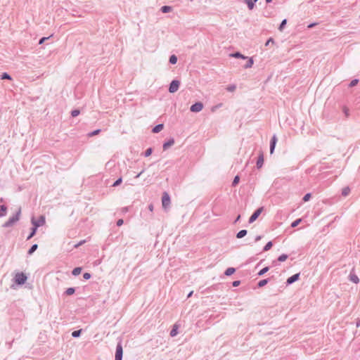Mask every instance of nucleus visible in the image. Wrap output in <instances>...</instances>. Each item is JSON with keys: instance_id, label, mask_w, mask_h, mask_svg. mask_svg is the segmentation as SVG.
Returning a JSON list of instances; mask_svg holds the SVG:
<instances>
[{"instance_id": "1", "label": "nucleus", "mask_w": 360, "mask_h": 360, "mask_svg": "<svg viewBox=\"0 0 360 360\" xmlns=\"http://www.w3.org/2000/svg\"><path fill=\"white\" fill-rule=\"evenodd\" d=\"M21 214V208L20 207L16 213L10 217L8 221H6L2 226L4 228H9L11 227L15 223H16L19 219Z\"/></svg>"}, {"instance_id": "2", "label": "nucleus", "mask_w": 360, "mask_h": 360, "mask_svg": "<svg viewBox=\"0 0 360 360\" xmlns=\"http://www.w3.org/2000/svg\"><path fill=\"white\" fill-rule=\"evenodd\" d=\"M27 279V277L23 272L17 273L14 277V281L18 285L25 284Z\"/></svg>"}, {"instance_id": "3", "label": "nucleus", "mask_w": 360, "mask_h": 360, "mask_svg": "<svg viewBox=\"0 0 360 360\" xmlns=\"http://www.w3.org/2000/svg\"><path fill=\"white\" fill-rule=\"evenodd\" d=\"M45 217L44 215H41L37 220H35L34 217H32L31 219L32 227L36 228V229L39 226H43L45 224Z\"/></svg>"}, {"instance_id": "4", "label": "nucleus", "mask_w": 360, "mask_h": 360, "mask_svg": "<svg viewBox=\"0 0 360 360\" xmlns=\"http://www.w3.org/2000/svg\"><path fill=\"white\" fill-rule=\"evenodd\" d=\"M180 86V82L177 79H173L169 84L168 91L169 93L173 94L178 91Z\"/></svg>"}, {"instance_id": "5", "label": "nucleus", "mask_w": 360, "mask_h": 360, "mask_svg": "<svg viewBox=\"0 0 360 360\" xmlns=\"http://www.w3.org/2000/svg\"><path fill=\"white\" fill-rule=\"evenodd\" d=\"M122 356H123V348L122 342L120 341L116 346V351H115V360H122Z\"/></svg>"}, {"instance_id": "6", "label": "nucleus", "mask_w": 360, "mask_h": 360, "mask_svg": "<svg viewBox=\"0 0 360 360\" xmlns=\"http://www.w3.org/2000/svg\"><path fill=\"white\" fill-rule=\"evenodd\" d=\"M263 210V207H259L257 208L252 214V215L250 216V217L249 218V220H248V222L250 224H252L253 223L258 217L260 215V214L262 213Z\"/></svg>"}, {"instance_id": "7", "label": "nucleus", "mask_w": 360, "mask_h": 360, "mask_svg": "<svg viewBox=\"0 0 360 360\" xmlns=\"http://www.w3.org/2000/svg\"><path fill=\"white\" fill-rule=\"evenodd\" d=\"M202 108H203V103L200 101H198V102H195L191 106L190 110L193 112H198L201 111L202 110Z\"/></svg>"}, {"instance_id": "8", "label": "nucleus", "mask_w": 360, "mask_h": 360, "mask_svg": "<svg viewBox=\"0 0 360 360\" xmlns=\"http://www.w3.org/2000/svg\"><path fill=\"white\" fill-rule=\"evenodd\" d=\"M162 207L166 208L170 204V197L167 192H164L162 197Z\"/></svg>"}, {"instance_id": "9", "label": "nucleus", "mask_w": 360, "mask_h": 360, "mask_svg": "<svg viewBox=\"0 0 360 360\" xmlns=\"http://www.w3.org/2000/svg\"><path fill=\"white\" fill-rule=\"evenodd\" d=\"M300 273H297V274H295L291 276H290L287 281H286V285H291L293 283H295V281H298L300 279Z\"/></svg>"}, {"instance_id": "10", "label": "nucleus", "mask_w": 360, "mask_h": 360, "mask_svg": "<svg viewBox=\"0 0 360 360\" xmlns=\"http://www.w3.org/2000/svg\"><path fill=\"white\" fill-rule=\"evenodd\" d=\"M264 164V154L262 151H259V154L257 160L256 167L257 169L262 167Z\"/></svg>"}, {"instance_id": "11", "label": "nucleus", "mask_w": 360, "mask_h": 360, "mask_svg": "<svg viewBox=\"0 0 360 360\" xmlns=\"http://www.w3.org/2000/svg\"><path fill=\"white\" fill-rule=\"evenodd\" d=\"M277 143V137L276 135H274L270 141V153L272 154L274 151L276 144Z\"/></svg>"}, {"instance_id": "12", "label": "nucleus", "mask_w": 360, "mask_h": 360, "mask_svg": "<svg viewBox=\"0 0 360 360\" xmlns=\"http://www.w3.org/2000/svg\"><path fill=\"white\" fill-rule=\"evenodd\" d=\"M174 144V139L173 138H170L168 141H165L163 143L162 148L164 150H167L169 147Z\"/></svg>"}, {"instance_id": "13", "label": "nucleus", "mask_w": 360, "mask_h": 360, "mask_svg": "<svg viewBox=\"0 0 360 360\" xmlns=\"http://www.w3.org/2000/svg\"><path fill=\"white\" fill-rule=\"evenodd\" d=\"M349 279L350 281L353 282L355 284H357L359 283V277L357 276V275L354 274L352 271H351L349 275Z\"/></svg>"}, {"instance_id": "14", "label": "nucleus", "mask_w": 360, "mask_h": 360, "mask_svg": "<svg viewBox=\"0 0 360 360\" xmlns=\"http://www.w3.org/2000/svg\"><path fill=\"white\" fill-rule=\"evenodd\" d=\"M258 0H244V2L247 4L249 10H252L255 7V3Z\"/></svg>"}, {"instance_id": "15", "label": "nucleus", "mask_w": 360, "mask_h": 360, "mask_svg": "<svg viewBox=\"0 0 360 360\" xmlns=\"http://www.w3.org/2000/svg\"><path fill=\"white\" fill-rule=\"evenodd\" d=\"M163 128H164L163 124H158L153 128L152 132L155 133V134L158 133L160 131H162L163 129Z\"/></svg>"}, {"instance_id": "16", "label": "nucleus", "mask_w": 360, "mask_h": 360, "mask_svg": "<svg viewBox=\"0 0 360 360\" xmlns=\"http://www.w3.org/2000/svg\"><path fill=\"white\" fill-rule=\"evenodd\" d=\"M230 56L231 57H233V58H242V59H247L248 58L247 56H245L244 55H243L242 53H240L238 51L233 53H231Z\"/></svg>"}, {"instance_id": "17", "label": "nucleus", "mask_w": 360, "mask_h": 360, "mask_svg": "<svg viewBox=\"0 0 360 360\" xmlns=\"http://www.w3.org/2000/svg\"><path fill=\"white\" fill-rule=\"evenodd\" d=\"M179 326L176 324H174L170 330V336L175 337L178 334Z\"/></svg>"}, {"instance_id": "18", "label": "nucleus", "mask_w": 360, "mask_h": 360, "mask_svg": "<svg viewBox=\"0 0 360 360\" xmlns=\"http://www.w3.org/2000/svg\"><path fill=\"white\" fill-rule=\"evenodd\" d=\"M7 212V207L5 205H1L0 206V217H3L6 215Z\"/></svg>"}, {"instance_id": "19", "label": "nucleus", "mask_w": 360, "mask_h": 360, "mask_svg": "<svg viewBox=\"0 0 360 360\" xmlns=\"http://www.w3.org/2000/svg\"><path fill=\"white\" fill-rule=\"evenodd\" d=\"M269 281H270V278H265V279L260 280L257 283V287L258 288L264 287V285H266L269 282Z\"/></svg>"}, {"instance_id": "20", "label": "nucleus", "mask_w": 360, "mask_h": 360, "mask_svg": "<svg viewBox=\"0 0 360 360\" xmlns=\"http://www.w3.org/2000/svg\"><path fill=\"white\" fill-rule=\"evenodd\" d=\"M236 271V269L233 268V267H229L228 269H226V271H224V275L226 276H231L233 274H234Z\"/></svg>"}, {"instance_id": "21", "label": "nucleus", "mask_w": 360, "mask_h": 360, "mask_svg": "<svg viewBox=\"0 0 360 360\" xmlns=\"http://www.w3.org/2000/svg\"><path fill=\"white\" fill-rule=\"evenodd\" d=\"M160 11L163 13H167L172 11V7L170 6H162L160 8Z\"/></svg>"}, {"instance_id": "22", "label": "nucleus", "mask_w": 360, "mask_h": 360, "mask_svg": "<svg viewBox=\"0 0 360 360\" xmlns=\"http://www.w3.org/2000/svg\"><path fill=\"white\" fill-rule=\"evenodd\" d=\"M247 59H248L247 63L243 65V67L246 69L251 68L254 63V60H253L252 58L248 57Z\"/></svg>"}, {"instance_id": "23", "label": "nucleus", "mask_w": 360, "mask_h": 360, "mask_svg": "<svg viewBox=\"0 0 360 360\" xmlns=\"http://www.w3.org/2000/svg\"><path fill=\"white\" fill-rule=\"evenodd\" d=\"M247 230L245 229H243V230H240V231H238L236 234V238H242L243 237H245L246 235H247Z\"/></svg>"}, {"instance_id": "24", "label": "nucleus", "mask_w": 360, "mask_h": 360, "mask_svg": "<svg viewBox=\"0 0 360 360\" xmlns=\"http://www.w3.org/2000/svg\"><path fill=\"white\" fill-rule=\"evenodd\" d=\"M38 248V245L37 244H33L30 248L29 249L28 252H27V254L29 255H32L36 250Z\"/></svg>"}, {"instance_id": "25", "label": "nucleus", "mask_w": 360, "mask_h": 360, "mask_svg": "<svg viewBox=\"0 0 360 360\" xmlns=\"http://www.w3.org/2000/svg\"><path fill=\"white\" fill-rule=\"evenodd\" d=\"M75 292V288H68L65 291L64 294L66 295H72Z\"/></svg>"}, {"instance_id": "26", "label": "nucleus", "mask_w": 360, "mask_h": 360, "mask_svg": "<svg viewBox=\"0 0 360 360\" xmlns=\"http://www.w3.org/2000/svg\"><path fill=\"white\" fill-rule=\"evenodd\" d=\"M37 229L36 228L32 227L31 231L29 236L27 237V240H30L37 233Z\"/></svg>"}, {"instance_id": "27", "label": "nucleus", "mask_w": 360, "mask_h": 360, "mask_svg": "<svg viewBox=\"0 0 360 360\" xmlns=\"http://www.w3.org/2000/svg\"><path fill=\"white\" fill-rule=\"evenodd\" d=\"M177 60H178V58H177L176 56L172 55L169 57V62L170 64L174 65L176 63Z\"/></svg>"}, {"instance_id": "28", "label": "nucleus", "mask_w": 360, "mask_h": 360, "mask_svg": "<svg viewBox=\"0 0 360 360\" xmlns=\"http://www.w3.org/2000/svg\"><path fill=\"white\" fill-rule=\"evenodd\" d=\"M273 246V243L272 241H269L265 245L264 247L263 248V251L264 252H266L268 250H269Z\"/></svg>"}, {"instance_id": "29", "label": "nucleus", "mask_w": 360, "mask_h": 360, "mask_svg": "<svg viewBox=\"0 0 360 360\" xmlns=\"http://www.w3.org/2000/svg\"><path fill=\"white\" fill-rule=\"evenodd\" d=\"M1 79H8V80H11L12 79V77L11 76L7 73V72H3L1 75Z\"/></svg>"}, {"instance_id": "30", "label": "nucleus", "mask_w": 360, "mask_h": 360, "mask_svg": "<svg viewBox=\"0 0 360 360\" xmlns=\"http://www.w3.org/2000/svg\"><path fill=\"white\" fill-rule=\"evenodd\" d=\"M81 271H82V268H81V267H75V268L72 270V275H73V276H76L79 275V274H80V273H81Z\"/></svg>"}, {"instance_id": "31", "label": "nucleus", "mask_w": 360, "mask_h": 360, "mask_svg": "<svg viewBox=\"0 0 360 360\" xmlns=\"http://www.w3.org/2000/svg\"><path fill=\"white\" fill-rule=\"evenodd\" d=\"M349 193L350 188L348 186L343 188L342 190V195L343 196H347L349 194Z\"/></svg>"}, {"instance_id": "32", "label": "nucleus", "mask_w": 360, "mask_h": 360, "mask_svg": "<svg viewBox=\"0 0 360 360\" xmlns=\"http://www.w3.org/2000/svg\"><path fill=\"white\" fill-rule=\"evenodd\" d=\"M82 329H79V330H74L72 333V336L73 338H79L80 335H81V333H82Z\"/></svg>"}, {"instance_id": "33", "label": "nucleus", "mask_w": 360, "mask_h": 360, "mask_svg": "<svg viewBox=\"0 0 360 360\" xmlns=\"http://www.w3.org/2000/svg\"><path fill=\"white\" fill-rule=\"evenodd\" d=\"M288 255H286V254H282V255H281L278 257V259H278V262H282L285 261V260L288 259Z\"/></svg>"}, {"instance_id": "34", "label": "nucleus", "mask_w": 360, "mask_h": 360, "mask_svg": "<svg viewBox=\"0 0 360 360\" xmlns=\"http://www.w3.org/2000/svg\"><path fill=\"white\" fill-rule=\"evenodd\" d=\"M269 269V266H265L258 272V276H261L266 274Z\"/></svg>"}, {"instance_id": "35", "label": "nucleus", "mask_w": 360, "mask_h": 360, "mask_svg": "<svg viewBox=\"0 0 360 360\" xmlns=\"http://www.w3.org/2000/svg\"><path fill=\"white\" fill-rule=\"evenodd\" d=\"M301 221H302L301 218L297 219L296 220H295L294 221L292 222L291 227L295 228V227L297 226L300 224Z\"/></svg>"}, {"instance_id": "36", "label": "nucleus", "mask_w": 360, "mask_h": 360, "mask_svg": "<svg viewBox=\"0 0 360 360\" xmlns=\"http://www.w3.org/2000/svg\"><path fill=\"white\" fill-rule=\"evenodd\" d=\"M286 23H287V20L286 19H283L281 21V24L279 25L278 30L280 31H282L283 30V28L285 27Z\"/></svg>"}, {"instance_id": "37", "label": "nucleus", "mask_w": 360, "mask_h": 360, "mask_svg": "<svg viewBox=\"0 0 360 360\" xmlns=\"http://www.w3.org/2000/svg\"><path fill=\"white\" fill-rule=\"evenodd\" d=\"M239 181H240V177L238 175H236L232 181V186H236V185H238V184L239 183Z\"/></svg>"}, {"instance_id": "38", "label": "nucleus", "mask_w": 360, "mask_h": 360, "mask_svg": "<svg viewBox=\"0 0 360 360\" xmlns=\"http://www.w3.org/2000/svg\"><path fill=\"white\" fill-rule=\"evenodd\" d=\"M79 114H80V110L78 109H75L71 111V115L73 117L78 116Z\"/></svg>"}, {"instance_id": "39", "label": "nucleus", "mask_w": 360, "mask_h": 360, "mask_svg": "<svg viewBox=\"0 0 360 360\" xmlns=\"http://www.w3.org/2000/svg\"><path fill=\"white\" fill-rule=\"evenodd\" d=\"M152 153H153V148H148L144 152V156L145 157H148V156H150L152 154Z\"/></svg>"}, {"instance_id": "40", "label": "nucleus", "mask_w": 360, "mask_h": 360, "mask_svg": "<svg viewBox=\"0 0 360 360\" xmlns=\"http://www.w3.org/2000/svg\"><path fill=\"white\" fill-rule=\"evenodd\" d=\"M311 194L310 193H306V194L304 195V197H303V198H302V200H303L304 202H307V201H309V199L311 198Z\"/></svg>"}, {"instance_id": "41", "label": "nucleus", "mask_w": 360, "mask_h": 360, "mask_svg": "<svg viewBox=\"0 0 360 360\" xmlns=\"http://www.w3.org/2000/svg\"><path fill=\"white\" fill-rule=\"evenodd\" d=\"M359 82V79H352L349 84V87H353V86H355Z\"/></svg>"}, {"instance_id": "42", "label": "nucleus", "mask_w": 360, "mask_h": 360, "mask_svg": "<svg viewBox=\"0 0 360 360\" xmlns=\"http://www.w3.org/2000/svg\"><path fill=\"white\" fill-rule=\"evenodd\" d=\"M101 132V129H96L90 133H89L88 136L91 137V136H96L97 134H98L99 133Z\"/></svg>"}, {"instance_id": "43", "label": "nucleus", "mask_w": 360, "mask_h": 360, "mask_svg": "<svg viewBox=\"0 0 360 360\" xmlns=\"http://www.w3.org/2000/svg\"><path fill=\"white\" fill-rule=\"evenodd\" d=\"M122 182V177L118 178L112 184V186L116 187L121 184Z\"/></svg>"}, {"instance_id": "44", "label": "nucleus", "mask_w": 360, "mask_h": 360, "mask_svg": "<svg viewBox=\"0 0 360 360\" xmlns=\"http://www.w3.org/2000/svg\"><path fill=\"white\" fill-rule=\"evenodd\" d=\"M91 277V275L90 273L85 272L83 274V278L85 280H89Z\"/></svg>"}, {"instance_id": "45", "label": "nucleus", "mask_w": 360, "mask_h": 360, "mask_svg": "<svg viewBox=\"0 0 360 360\" xmlns=\"http://www.w3.org/2000/svg\"><path fill=\"white\" fill-rule=\"evenodd\" d=\"M236 88V87L235 85H230L226 88V89L228 91L232 92V91H235Z\"/></svg>"}, {"instance_id": "46", "label": "nucleus", "mask_w": 360, "mask_h": 360, "mask_svg": "<svg viewBox=\"0 0 360 360\" xmlns=\"http://www.w3.org/2000/svg\"><path fill=\"white\" fill-rule=\"evenodd\" d=\"M50 38V37H41L39 41V44H42L46 40L49 39Z\"/></svg>"}, {"instance_id": "47", "label": "nucleus", "mask_w": 360, "mask_h": 360, "mask_svg": "<svg viewBox=\"0 0 360 360\" xmlns=\"http://www.w3.org/2000/svg\"><path fill=\"white\" fill-rule=\"evenodd\" d=\"M270 43H274V40L273 38L270 37L265 43V46H267L270 44Z\"/></svg>"}, {"instance_id": "48", "label": "nucleus", "mask_w": 360, "mask_h": 360, "mask_svg": "<svg viewBox=\"0 0 360 360\" xmlns=\"http://www.w3.org/2000/svg\"><path fill=\"white\" fill-rule=\"evenodd\" d=\"M240 284V281H234L233 283H232V285L233 287H238L239 285Z\"/></svg>"}, {"instance_id": "49", "label": "nucleus", "mask_w": 360, "mask_h": 360, "mask_svg": "<svg viewBox=\"0 0 360 360\" xmlns=\"http://www.w3.org/2000/svg\"><path fill=\"white\" fill-rule=\"evenodd\" d=\"M117 226H120L124 224V220L122 219H120L117 221Z\"/></svg>"}, {"instance_id": "50", "label": "nucleus", "mask_w": 360, "mask_h": 360, "mask_svg": "<svg viewBox=\"0 0 360 360\" xmlns=\"http://www.w3.org/2000/svg\"><path fill=\"white\" fill-rule=\"evenodd\" d=\"M317 24H318L317 22L310 23L309 25H308L307 27L308 28H312V27H315Z\"/></svg>"}, {"instance_id": "51", "label": "nucleus", "mask_w": 360, "mask_h": 360, "mask_svg": "<svg viewBox=\"0 0 360 360\" xmlns=\"http://www.w3.org/2000/svg\"><path fill=\"white\" fill-rule=\"evenodd\" d=\"M128 210H129L128 207H124L122 208V213H126L127 212H128Z\"/></svg>"}, {"instance_id": "52", "label": "nucleus", "mask_w": 360, "mask_h": 360, "mask_svg": "<svg viewBox=\"0 0 360 360\" xmlns=\"http://www.w3.org/2000/svg\"><path fill=\"white\" fill-rule=\"evenodd\" d=\"M262 236H257L255 239V242L260 240L262 239Z\"/></svg>"}, {"instance_id": "53", "label": "nucleus", "mask_w": 360, "mask_h": 360, "mask_svg": "<svg viewBox=\"0 0 360 360\" xmlns=\"http://www.w3.org/2000/svg\"><path fill=\"white\" fill-rule=\"evenodd\" d=\"M344 112L347 117L349 115V110L347 108H344Z\"/></svg>"}, {"instance_id": "54", "label": "nucleus", "mask_w": 360, "mask_h": 360, "mask_svg": "<svg viewBox=\"0 0 360 360\" xmlns=\"http://www.w3.org/2000/svg\"><path fill=\"white\" fill-rule=\"evenodd\" d=\"M84 242H85V240H82V241H80L79 243H77V244L75 245V248H77V247H79V245H82Z\"/></svg>"}, {"instance_id": "55", "label": "nucleus", "mask_w": 360, "mask_h": 360, "mask_svg": "<svg viewBox=\"0 0 360 360\" xmlns=\"http://www.w3.org/2000/svg\"><path fill=\"white\" fill-rule=\"evenodd\" d=\"M148 209L150 212H153V204H150L148 205Z\"/></svg>"}, {"instance_id": "56", "label": "nucleus", "mask_w": 360, "mask_h": 360, "mask_svg": "<svg viewBox=\"0 0 360 360\" xmlns=\"http://www.w3.org/2000/svg\"><path fill=\"white\" fill-rule=\"evenodd\" d=\"M144 172V169H143L140 173H139L135 178H139L143 173Z\"/></svg>"}, {"instance_id": "57", "label": "nucleus", "mask_w": 360, "mask_h": 360, "mask_svg": "<svg viewBox=\"0 0 360 360\" xmlns=\"http://www.w3.org/2000/svg\"><path fill=\"white\" fill-rule=\"evenodd\" d=\"M240 219V215H238L234 221V223H237Z\"/></svg>"}, {"instance_id": "58", "label": "nucleus", "mask_w": 360, "mask_h": 360, "mask_svg": "<svg viewBox=\"0 0 360 360\" xmlns=\"http://www.w3.org/2000/svg\"><path fill=\"white\" fill-rule=\"evenodd\" d=\"M356 326L357 328L360 327V319H358L356 323Z\"/></svg>"}, {"instance_id": "59", "label": "nucleus", "mask_w": 360, "mask_h": 360, "mask_svg": "<svg viewBox=\"0 0 360 360\" xmlns=\"http://www.w3.org/2000/svg\"><path fill=\"white\" fill-rule=\"evenodd\" d=\"M192 294H193V291L190 292L188 294L187 297L188 298V297H191V296H192Z\"/></svg>"}, {"instance_id": "60", "label": "nucleus", "mask_w": 360, "mask_h": 360, "mask_svg": "<svg viewBox=\"0 0 360 360\" xmlns=\"http://www.w3.org/2000/svg\"><path fill=\"white\" fill-rule=\"evenodd\" d=\"M267 4L272 2V0H265Z\"/></svg>"}, {"instance_id": "61", "label": "nucleus", "mask_w": 360, "mask_h": 360, "mask_svg": "<svg viewBox=\"0 0 360 360\" xmlns=\"http://www.w3.org/2000/svg\"><path fill=\"white\" fill-rule=\"evenodd\" d=\"M4 201V199L3 198H1L0 199V202H3Z\"/></svg>"}]
</instances>
